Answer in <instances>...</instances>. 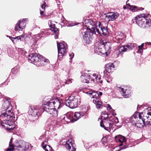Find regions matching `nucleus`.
Masks as SVG:
<instances>
[{
	"instance_id": "nucleus-1",
	"label": "nucleus",
	"mask_w": 151,
	"mask_h": 151,
	"mask_svg": "<svg viewBox=\"0 0 151 151\" xmlns=\"http://www.w3.org/2000/svg\"><path fill=\"white\" fill-rule=\"evenodd\" d=\"M11 101V99L9 98L2 99L1 103L4 110L2 111L0 114L1 125L9 130L12 129L15 127L14 124L15 117L12 110V106Z\"/></svg>"
},
{
	"instance_id": "nucleus-2",
	"label": "nucleus",
	"mask_w": 151,
	"mask_h": 151,
	"mask_svg": "<svg viewBox=\"0 0 151 151\" xmlns=\"http://www.w3.org/2000/svg\"><path fill=\"white\" fill-rule=\"evenodd\" d=\"M83 31H91L92 34H96V31L98 34L107 35L109 32L107 27H105L100 22L91 19H86L83 22Z\"/></svg>"
},
{
	"instance_id": "nucleus-3",
	"label": "nucleus",
	"mask_w": 151,
	"mask_h": 151,
	"mask_svg": "<svg viewBox=\"0 0 151 151\" xmlns=\"http://www.w3.org/2000/svg\"><path fill=\"white\" fill-rule=\"evenodd\" d=\"M146 113L135 112L130 118V120L134 123L135 126L139 128H142L144 126L151 124V108H148Z\"/></svg>"
},
{
	"instance_id": "nucleus-4",
	"label": "nucleus",
	"mask_w": 151,
	"mask_h": 151,
	"mask_svg": "<svg viewBox=\"0 0 151 151\" xmlns=\"http://www.w3.org/2000/svg\"><path fill=\"white\" fill-rule=\"evenodd\" d=\"M60 105L59 101L57 99H52L51 98L46 99L43 103L42 110L43 111L47 112V115L50 118L57 117L58 116L57 111L55 109H58Z\"/></svg>"
},
{
	"instance_id": "nucleus-5",
	"label": "nucleus",
	"mask_w": 151,
	"mask_h": 151,
	"mask_svg": "<svg viewBox=\"0 0 151 151\" xmlns=\"http://www.w3.org/2000/svg\"><path fill=\"white\" fill-rule=\"evenodd\" d=\"M134 19L136 23L141 27L145 28L151 27V19L145 16L144 14L137 15Z\"/></svg>"
},
{
	"instance_id": "nucleus-6",
	"label": "nucleus",
	"mask_w": 151,
	"mask_h": 151,
	"mask_svg": "<svg viewBox=\"0 0 151 151\" xmlns=\"http://www.w3.org/2000/svg\"><path fill=\"white\" fill-rule=\"evenodd\" d=\"M119 122L118 119L116 117L113 116L106 119L101 121L100 125L104 129L110 132L114 123L117 124Z\"/></svg>"
},
{
	"instance_id": "nucleus-7",
	"label": "nucleus",
	"mask_w": 151,
	"mask_h": 151,
	"mask_svg": "<svg viewBox=\"0 0 151 151\" xmlns=\"http://www.w3.org/2000/svg\"><path fill=\"white\" fill-rule=\"evenodd\" d=\"M57 47L58 52V57L60 59L62 58L64 55H65L67 53V45L64 42L59 43L57 42Z\"/></svg>"
},
{
	"instance_id": "nucleus-8",
	"label": "nucleus",
	"mask_w": 151,
	"mask_h": 151,
	"mask_svg": "<svg viewBox=\"0 0 151 151\" xmlns=\"http://www.w3.org/2000/svg\"><path fill=\"white\" fill-rule=\"evenodd\" d=\"M41 55L37 53H32L28 56V59L29 62L33 63L38 66V63L40 62Z\"/></svg>"
},
{
	"instance_id": "nucleus-9",
	"label": "nucleus",
	"mask_w": 151,
	"mask_h": 151,
	"mask_svg": "<svg viewBox=\"0 0 151 151\" xmlns=\"http://www.w3.org/2000/svg\"><path fill=\"white\" fill-rule=\"evenodd\" d=\"M78 100L73 97L69 98L65 101L66 105L71 108L76 107L78 105Z\"/></svg>"
},
{
	"instance_id": "nucleus-10",
	"label": "nucleus",
	"mask_w": 151,
	"mask_h": 151,
	"mask_svg": "<svg viewBox=\"0 0 151 151\" xmlns=\"http://www.w3.org/2000/svg\"><path fill=\"white\" fill-rule=\"evenodd\" d=\"M115 139L116 142H119L120 143L119 146H124L122 147V149H125L128 147L126 145V140L124 137L120 135H117L115 137Z\"/></svg>"
},
{
	"instance_id": "nucleus-11",
	"label": "nucleus",
	"mask_w": 151,
	"mask_h": 151,
	"mask_svg": "<svg viewBox=\"0 0 151 151\" xmlns=\"http://www.w3.org/2000/svg\"><path fill=\"white\" fill-rule=\"evenodd\" d=\"M114 38V40L117 43H122L125 40V35L120 32L116 33Z\"/></svg>"
},
{
	"instance_id": "nucleus-12",
	"label": "nucleus",
	"mask_w": 151,
	"mask_h": 151,
	"mask_svg": "<svg viewBox=\"0 0 151 151\" xmlns=\"http://www.w3.org/2000/svg\"><path fill=\"white\" fill-rule=\"evenodd\" d=\"M26 19L20 20L16 24L15 29L16 31H22L24 29L26 25Z\"/></svg>"
},
{
	"instance_id": "nucleus-13",
	"label": "nucleus",
	"mask_w": 151,
	"mask_h": 151,
	"mask_svg": "<svg viewBox=\"0 0 151 151\" xmlns=\"http://www.w3.org/2000/svg\"><path fill=\"white\" fill-rule=\"evenodd\" d=\"M96 34H92L91 31H84L81 32L83 39L87 44H89L92 40L91 36Z\"/></svg>"
},
{
	"instance_id": "nucleus-14",
	"label": "nucleus",
	"mask_w": 151,
	"mask_h": 151,
	"mask_svg": "<svg viewBox=\"0 0 151 151\" xmlns=\"http://www.w3.org/2000/svg\"><path fill=\"white\" fill-rule=\"evenodd\" d=\"M65 145L66 148L69 150V151H76V145L71 139L67 141Z\"/></svg>"
},
{
	"instance_id": "nucleus-15",
	"label": "nucleus",
	"mask_w": 151,
	"mask_h": 151,
	"mask_svg": "<svg viewBox=\"0 0 151 151\" xmlns=\"http://www.w3.org/2000/svg\"><path fill=\"white\" fill-rule=\"evenodd\" d=\"M86 93L90 95L92 99L93 102L95 104L100 101L99 99V95L96 92H93L92 91H90L87 92Z\"/></svg>"
},
{
	"instance_id": "nucleus-16",
	"label": "nucleus",
	"mask_w": 151,
	"mask_h": 151,
	"mask_svg": "<svg viewBox=\"0 0 151 151\" xmlns=\"http://www.w3.org/2000/svg\"><path fill=\"white\" fill-rule=\"evenodd\" d=\"M134 47L133 44L129 43L126 45L121 46L118 49V54H120L122 52L128 51L132 49Z\"/></svg>"
},
{
	"instance_id": "nucleus-17",
	"label": "nucleus",
	"mask_w": 151,
	"mask_h": 151,
	"mask_svg": "<svg viewBox=\"0 0 151 151\" xmlns=\"http://www.w3.org/2000/svg\"><path fill=\"white\" fill-rule=\"evenodd\" d=\"M31 115L33 116H39L41 115L40 113L39 112L38 110L40 109V106H34L31 107Z\"/></svg>"
},
{
	"instance_id": "nucleus-18",
	"label": "nucleus",
	"mask_w": 151,
	"mask_h": 151,
	"mask_svg": "<svg viewBox=\"0 0 151 151\" xmlns=\"http://www.w3.org/2000/svg\"><path fill=\"white\" fill-rule=\"evenodd\" d=\"M29 146L28 143L23 141L17 147V149L18 151H26L29 149Z\"/></svg>"
},
{
	"instance_id": "nucleus-19",
	"label": "nucleus",
	"mask_w": 151,
	"mask_h": 151,
	"mask_svg": "<svg viewBox=\"0 0 151 151\" xmlns=\"http://www.w3.org/2000/svg\"><path fill=\"white\" fill-rule=\"evenodd\" d=\"M119 15L117 12L108 13L105 16L106 19H107L108 21H114L116 19Z\"/></svg>"
},
{
	"instance_id": "nucleus-20",
	"label": "nucleus",
	"mask_w": 151,
	"mask_h": 151,
	"mask_svg": "<svg viewBox=\"0 0 151 151\" xmlns=\"http://www.w3.org/2000/svg\"><path fill=\"white\" fill-rule=\"evenodd\" d=\"M85 113L76 112L72 114L70 117V119L72 122H74L78 120L81 116L84 115Z\"/></svg>"
},
{
	"instance_id": "nucleus-21",
	"label": "nucleus",
	"mask_w": 151,
	"mask_h": 151,
	"mask_svg": "<svg viewBox=\"0 0 151 151\" xmlns=\"http://www.w3.org/2000/svg\"><path fill=\"white\" fill-rule=\"evenodd\" d=\"M100 45L103 48V50H105V51L109 52L111 50V44L109 42H107L105 40H100Z\"/></svg>"
},
{
	"instance_id": "nucleus-22",
	"label": "nucleus",
	"mask_w": 151,
	"mask_h": 151,
	"mask_svg": "<svg viewBox=\"0 0 151 151\" xmlns=\"http://www.w3.org/2000/svg\"><path fill=\"white\" fill-rule=\"evenodd\" d=\"M119 90L122 96L124 98L129 97L130 96V91L127 89V87L124 88H119Z\"/></svg>"
},
{
	"instance_id": "nucleus-23",
	"label": "nucleus",
	"mask_w": 151,
	"mask_h": 151,
	"mask_svg": "<svg viewBox=\"0 0 151 151\" xmlns=\"http://www.w3.org/2000/svg\"><path fill=\"white\" fill-rule=\"evenodd\" d=\"M102 45H100V41L97 42L95 44V47L94 51L95 52L99 54L100 53H103V49L101 46Z\"/></svg>"
},
{
	"instance_id": "nucleus-24",
	"label": "nucleus",
	"mask_w": 151,
	"mask_h": 151,
	"mask_svg": "<svg viewBox=\"0 0 151 151\" xmlns=\"http://www.w3.org/2000/svg\"><path fill=\"white\" fill-rule=\"evenodd\" d=\"M81 81L84 83H88L91 80L90 76L87 73H84L81 75Z\"/></svg>"
},
{
	"instance_id": "nucleus-25",
	"label": "nucleus",
	"mask_w": 151,
	"mask_h": 151,
	"mask_svg": "<svg viewBox=\"0 0 151 151\" xmlns=\"http://www.w3.org/2000/svg\"><path fill=\"white\" fill-rule=\"evenodd\" d=\"M114 68V65L112 63H109L106 65L105 69L104 70V73L108 72V73H111V69Z\"/></svg>"
},
{
	"instance_id": "nucleus-26",
	"label": "nucleus",
	"mask_w": 151,
	"mask_h": 151,
	"mask_svg": "<svg viewBox=\"0 0 151 151\" xmlns=\"http://www.w3.org/2000/svg\"><path fill=\"white\" fill-rule=\"evenodd\" d=\"M46 32H44L43 31H41L38 35H35L34 36V38L36 40L40 39L41 37H45L46 35Z\"/></svg>"
},
{
	"instance_id": "nucleus-27",
	"label": "nucleus",
	"mask_w": 151,
	"mask_h": 151,
	"mask_svg": "<svg viewBox=\"0 0 151 151\" xmlns=\"http://www.w3.org/2000/svg\"><path fill=\"white\" fill-rule=\"evenodd\" d=\"M48 62L49 60L48 59H45V58L41 55V56H40V62L38 63V66L42 65L44 63H48Z\"/></svg>"
},
{
	"instance_id": "nucleus-28",
	"label": "nucleus",
	"mask_w": 151,
	"mask_h": 151,
	"mask_svg": "<svg viewBox=\"0 0 151 151\" xmlns=\"http://www.w3.org/2000/svg\"><path fill=\"white\" fill-rule=\"evenodd\" d=\"M108 114L107 112L106 111L103 112L101 114V118H99L98 121H101V120H103L106 119L108 118Z\"/></svg>"
},
{
	"instance_id": "nucleus-29",
	"label": "nucleus",
	"mask_w": 151,
	"mask_h": 151,
	"mask_svg": "<svg viewBox=\"0 0 151 151\" xmlns=\"http://www.w3.org/2000/svg\"><path fill=\"white\" fill-rule=\"evenodd\" d=\"M43 149L45 151H52V148L48 145H45L44 143L42 144Z\"/></svg>"
},
{
	"instance_id": "nucleus-30",
	"label": "nucleus",
	"mask_w": 151,
	"mask_h": 151,
	"mask_svg": "<svg viewBox=\"0 0 151 151\" xmlns=\"http://www.w3.org/2000/svg\"><path fill=\"white\" fill-rule=\"evenodd\" d=\"M43 149L45 151H52V148L48 145H45L44 143L42 144Z\"/></svg>"
},
{
	"instance_id": "nucleus-31",
	"label": "nucleus",
	"mask_w": 151,
	"mask_h": 151,
	"mask_svg": "<svg viewBox=\"0 0 151 151\" xmlns=\"http://www.w3.org/2000/svg\"><path fill=\"white\" fill-rule=\"evenodd\" d=\"M7 37H9L10 39L14 43V41L13 39L16 40H21V38L23 37V35H20L19 36H17L15 37H12L9 36H7Z\"/></svg>"
},
{
	"instance_id": "nucleus-32",
	"label": "nucleus",
	"mask_w": 151,
	"mask_h": 151,
	"mask_svg": "<svg viewBox=\"0 0 151 151\" xmlns=\"http://www.w3.org/2000/svg\"><path fill=\"white\" fill-rule=\"evenodd\" d=\"M127 6H130V9L133 12L138 11V8L135 6H130L129 4H126Z\"/></svg>"
},
{
	"instance_id": "nucleus-33",
	"label": "nucleus",
	"mask_w": 151,
	"mask_h": 151,
	"mask_svg": "<svg viewBox=\"0 0 151 151\" xmlns=\"http://www.w3.org/2000/svg\"><path fill=\"white\" fill-rule=\"evenodd\" d=\"M14 149V145L12 144L11 141L9 143V147L7 149L6 151H13Z\"/></svg>"
},
{
	"instance_id": "nucleus-34",
	"label": "nucleus",
	"mask_w": 151,
	"mask_h": 151,
	"mask_svg": "<svg viewBox=\"0 0 151 151\" xmlns=\"http://www.w3.org/2000/svg\"><path fill=\"white\" fill-rule=\"evenodd\" d=\"M93 77H94L93 78H92L91 80H93V81H95L96 80V81H98V77H99V76H98V75H97L96 74H93L92 75Z\"/></svg>"
},
{
	"instance_id": "nucleus-35",
	"label": "nucleus",
	"mask_w": 151,
	"mask_h": 151,
	"mask_svg": "<svg viewBox=\"0 0 151 151\" xmlns=\"http://www.w3.org/2000/svg\"><path fill=\"white\" fill-rule=\"evenodd\" d=\"M48 24L51 28H55V25L54 24V22L50 20L48 22Z\"/></svg>"
},
{
	"instance_id": "nucleus-36",
	"label": "nucleus",
	"mask_w": 151,
	"mask_h": 151,
	"mask_svg": "<svg viewBox=\"0 0 151 151\" xmlns=\"http://www.w3.org/2000/svg\"><path fill=\"white\" fill-rule=\"evenodd\" d=\"M95 104L96 105V107L98 109L100 108L102 106L101 104V103L100 101L96 103Z\"/></svg>"
},
{
	"instance_id": "nucleus-37",
	"label": "nucleus",
	"mask_w": 151,
	"mask_h": 151,
	"mask_svg": "<svg viewBox=\"0 0 151 151\" xmlns=\"http://www.w3.org/2000/svg\"><path fill=\"white\" fill-rule=\"evenodd\" d=\"M69 56L70 57V60L69 62L70 63H71L72 61L71 60H72V59L74 56V54L72 52L69 53Z\"/></svg>"
},
{
	"instance_id": "nucleus-38",
	"label": "nucleus",
	"mask_w": 151,
	"mask_h": 151,
	"mask_svg": "<svg viewBox=\"0 0 151 151\" xmlns=\"http://www.w3.org/2000/svg\"><path fill=\"white\" fill-rule=\"evenodd\" d=\"M122 148L119 147H116L114 148V150L113 151H119Z\"/></svg>"
},
{
	"instance_id": "nucleus-39",
	"label": "nucleus",
	"mask_w": 151,
	"mask_h": 151,
	"mask_svg": "<svg viewBox=\"0 0 151 151\" xmlns=\"http://www.w3.org/2000/svg\"><path fill=\"white\" fill-rule=\"evenodd\" d=\"M144 45V44L143 43L140 46H138L139 48V50H138V51H139L140 52H142V48H143Z\"/></svg>"
},
{
	"instance_id": "nucleus-40",
	"label": "nucleus",
	"mask_w": 151,
	"mask_h": 151,
	"mask_svg": "<svg viewBox=\"0 0 151 151\" xmlns=\"http://www.w3.org/2000/svg\"><path fill=\"white\" fill-rule=\"evenodd\" d=\"M72 79H68L65 82V84H69L71 83L72 81Z\"/></svg>"
},
{
	"instance_id": "nucleus-41",
	"label": "nucleus",
	"mask_w": 151,
	"mask_h": 151,
	"mask_svg": "<svg viewBox=\"0 0 151 151\" xmlns=\"http://www.w3.org/2000/svg\"><path fill=\"white\" fill-rule=\"evenodd\" d=\"M53 29L54 32L55 34H58L59 32L58 29L55 27V28H52Z\"/></svg>"
},
{
	"instance_id": "nucleus-42",
	"label": "nucleus",
	"mask_w": 151,
	"mask_h": 151,
	"mask_svg": "<svg viewBox=\"0 0 151 151\" xmlns=\"http://www.w3.org/2000/svg\"><path fill=\"white\" fill-rule=\"evenodd\" d=\"M98 81H96L97 82L100 83L101 84L102 83L103 81L102 80H101V78L100 77H98Z\"/></svg>"
},
{
	"instance_id": "nucleus-43",
	"label": "nucleus",
	"mask_w": 151,
	"mask_h": 151,
	"mask_svg": "<svg viewBox=\"0 0 151 151\" xmlns=\"http://www.w3.org/2000/svg\"><path fill=\"white\" fill-rule=\"evenodd\" d=\"M57 3H63L64 0H56Z\"/></svg>"
},
{
	"instance_id": "nucleus-44",
	"label": "nucleus",
	"mask_w": 151,
	"mask_h": 151,
	"mask_svg": "<svg viewBox=\"0 0 151 151\" xmlns=\"http://www.w3.org/2000/svg\"><path fill=\"white\" fill-rule=\"evenodd\" d=\"M96 92L98 93V94L99 95V98L100 97V96H102L103 94L102 92H101L97 91Z\"/></svg>"
},
{
	"instance_id": "nucleus-45",
	"label": "nucleus",
	"mask_w": 151,
	"mask_h": 151,
	"mask_svg": "<svg viewBox=\"0 0 151 151\" xmlns=\"http://www.w3.org/2000/svg\"><path fill=\"white\" fill-rule=\"evenodd\" d=\"M107 109H109V110H111V109H112V108L111 107V106H110V105L109 104H107Z\"/></svg>"
},
{
	"instance_id": "nucleus-46",
	"label": "nucleus",
	"mask_w": 151,
	"mask_h": 151,
	"mask_svg": "<svg viewBox=\"0 0 151 151\" xmlns=\"http://www.w3.org/2000/svg\"><path fill=\"white\" fill-rule=\"evenodd\" d=\"M144 45H150L151 44V43L150 42H146L145 43H144Z\"/></svg>"
},
{
	"instance_id": "nucleus-47",
	"label": "nucleus",
	"mask_w": 151,
	"mask_h": 151,
	"mask_svg": "<svg viewBox=\"0 0 151 151\" xmlns=\"http://www.w3.org/2000/svg\"><path fill=\"white\" fill-rule=\"evenodd\" d=\"M104 77H106L107 76H108V73H109L108 72L104 73Z\"/></svg>"
},
{
	"instance_id": "nucleus-48",
	"label": "nucleus",
	"mask_w": 151,
	"mask_h": 151,
	"mask_svg": "<svg viewBox=\"0 0 151 151\" xmlns=\"http://www.w3.org/2000/svg\"><path fill=\"white\" fill-rule=\"evenodd\" d=\"M55 39H57V38H58V34H55Z\"/></svg>"
},
{
	"instance_id": "nucleus-49",
	"label": "nucleus",
	"mask_w": 151,
	"mask_h": 151,
	"mask_svg": "<svg viewBox=\"0 0 151 151\" xmlns=\"http://www.w3.org/2000/svg\"><path fill=\"white\" fill-rule=\"evenodd\" d=\"M41 7L42 9H44L45 7V5L44 4H42L41 6Z\"/></svg>"
},
{
	"instance_id": "nucleus-50",
	"label": "nucleus",
	"mask_w": 151,
	"mask_h": 151,
	"mask_svg": "<svg viewBox=\"0 0 151 151\" xmlns=\"http://www.w3.org/2000/svg\"><path fill=\"white\" fill-rule=\"evenodd\" d=\"M40 15L41 16H44V12L43 11H42L40 10Z\"/></svg>"
},
{
	"instance_id": "nucleus-51",
	"label": "nucleus",
	"mask_w": 151,
	"mask_h": 151,
	"mask_svg": "<svg viewBox=\"0 0 151 151\" xmlns=\"http://www.w3.org/2000/svg\"><path fill=\"white\" fill-rule=\"evenodd\" d=\"M144 9V8H143L142 7H140V8H138V11L139 10H141V11H142Z\"/></svg>"
},
{
	"instance_id": "nucleus-52",
	"label": "nucleus",
	"mask_w": 151,
	"mask_h": 151,
	"mask_svg": "<svg viewBox=\"0 0 151 151\" xmlns=\"http://www.w3.org/2000/svg\"><path fill=\"white\" fill-rule=\"evenodd\" d=\"M123 8L124 9H126L127 8L126 6H123Z\"/></svg>"
},
{
	"instance_id": "nucleus-53",
	"label": "nucleus",
	"mask_w": 151,
	"mask_h": 151,
	"mask_svg": "<svg viewBox=\"0 0 151 151\" xmlns=\"http://www.w3.org/2000/svg\"><path fill=\"white\" fill-rule=\"evenodd\" d=\"M139 107L138 106L137 107V109L138 110Z\"/></svg>"
},
{
	"instance_id": "nucleus-54",
	"label": "nucleus",
	"mask_w": 151,
	"mask_h": 151,
	"mask_svg": "<svg viewBox=\"0 0 151 151\" xmlns=\"http://www.w3.org/2000/svg\"><path fill=\"white\" fill-rule=\"evenodd\" d=\"M142 107V106H141V108Z\"/></svg>"
},
{
	"instance_id": "nucleus-55",
	"label": "nucleus",
	"mask_w": 151,
	"mask_h": 151,
	"mask_svg": "<svg viewBox=\"0 0 151 151\" xmlns=\"http://www.w3.org/2000/svg\"><path fill=\"white\" fill-rule=\"evenodd\" d=\"M106 52V53H107V52Z\"/></svg>"
},
{
	"instance_id": "nucleus-56",
	"label": "nucleus",
	"mask_w": 151,
	"mask_h": 151,
	"mask_svg": "<svg viewBox=\"0 0 151 151\" xmlns=\"http://www.w3.org/2000/svg\"><path fill=\"white\" fill-rule=\"evenodd\" d=\"M128 0H127V1H128Z\"/></svg>"
}]
</instances>
